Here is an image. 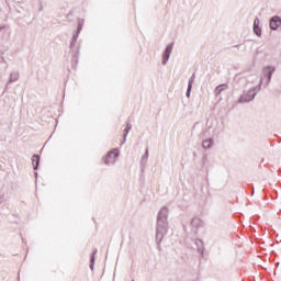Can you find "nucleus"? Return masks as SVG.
Instances as JSON below:
<instances>
[{
    "label": "nucleus",
    "mask_w": 281,
    "mask_h": 281,
    "mask_svg": "<svg viewBox=\"0 0 281 281\" xmlns=\"http://www.w3.org/2000/svg\"><path fill=\"white\" fill-rule=\"evenodd\" d=\"M191 226L195 229H199V227H203V222L201 221V218L195 217L191 221Z\"/></svg>",
    "instance_id": "12"
},
{
    "label": "nucleus",
    "mask_w": 281,
    "mask_h": 281,
    "mask_svg": "<svg viewBox=\"0 0 281 281\" xmlns=\"http://www.w3.org/2000/svg\"><path fill=\"white\" fill-rule=\"evenodd\" d=\"M133 128V124L126 123V127L124 130V135H123V142L122 145L126 144V139L128 138V133H131V130Z\"/></svg>",
    "instance_id": "10"
},
{
    "label": "nucleus",
    "mask_w": 281,
    "mask_h": 281,
    "mask_svg": "<svg viewBox=\"0 0 281 281\" xmlns=\"http://www.w3.org/2000/svg\"><path fill=\"white\" fill-rule=\"evenodd\" d=\"M254 33L256 36H262V30H260V19L256 18L254 21Z\"/></svg>",
    "instance_id": "7"
},
{
    "label": "nucleus",
    "mask_w": 281,
    "mask_h": 281,
    "mask_svg": "<svg viewBox=\"0 0 281 281\" xmlns=\"http://www.w3.org/2000/svg\"><path fill=\"white\" fill-rule=\"evenodd\" d=\"M148 161V149L145 150V154L140 157V166H146Z\"/></svg>",
    "instance_id": "16"
},
{
    "label": "nucleus",
    "mask_w": 281,
    "mask_h": 281,
    "mask_svg": "<svg viewBox=\"0 0 281 281\" xmlns=\"http://www.w3.org/2000/svg\"><path fill=\"white\" fill-rule=\"evenodd\" d=\"M85 26V20H79L78 22V29L76 35H74V38H78V34L82 31V27Z\"/></svg>",
    "instance_id": "15"
},
{
    "label": "nucleus",
    "mask_w": 281,
    "mask_h": 281,
    "mask_svg": "<svg viewBox=\"0 0 281 281\" xmlns=\"http://www.w3.org/2000/svg\"><path fill=\"white\" fill-rule=\"evenodd\" d=\"M281 25V18L276 15L272 19H270V30L276 31Z\"/></svg>",
    "instance_id": "6"
},
{
    "label": "nucleus",
    "mask_w": 281,
    "mask_h": 281,
    "mask_svg": "<svg viewBox=\"0 0 281 281\" xmlns=\"http://www.w3.org/2000/svg\"><path fill=\"white\" fill-rule=\"evenodd\" d=\"M203 148L205 150H210L211 148H214V138H209L202 143Z\"/></svg>",
    "instance_id": "11"
},
{
    "label": "nucleus",
    "mask_w": 281,
    "mask_h": 281,
    "mask_svg": "<svg viewBox=\"0 0 281 281\" xmlns=\"http://www.w3.org/2000/svg\"><path fill=\"white\" fill-rule=\"evenodd\" d=\"M227 89H229V86L227 83H222L215 88L214 93L216 97H218L223 93V91H227Z\"/></svg>",
    "instance_id": "8"
},
{
    "label": "nucleus",
    "mask_w": 281,
    "mask_h": 281,
    "mask_svg": "<svg viewBox=\"0 0 281 281\" xmlns=\"http://www.w3.org/2000/svg\"><path fill=\"white\" fill-rule=\"evenodd\" d=\"M194 74L189 78L188 88H187V98H190L192 93V86L194 85Z\"/></svg>",
    "instance_id": "9"
},
{
    "label": "nucleus",
    "mask_w": 281,
    "mask_h": 281,
    "mask_svg": "<svg viewBox=\"0 0 281 281\" xmlns=\"http://www.w3.org/2000/svg\"><path fill=\"white\" fill-rule=\"evenodd\" d=\"M168 207L162 206L157 215V223H156V243L157 245L161 244V240L166 238V235L168 234V229H170L169 223H168Z\"/></svg>",
    "instance_id": "2"
},
{
    "label": "nucleus",
    "mask_w": 281,
    "mask_h": 281,
    "mask_svg": "<svg viewBox=\"0 0 281 281\" xmlns=\"http://www.w3.org/2000/svg\"><path fill=\"white\" fill-rule=\"evenodd\" d=\"M98 255V248H95L93 251H92V255H91V259H90V269L91 271H93V269H95V256Z\"/></svg>",
    "instance_id": "13"
},
{
    "label": "nucleus",
    "mask_w": 281,
    "mask_h": 281,
    "mask_svg": "<svg viewBox=\"0 0 281 281\" xmlns=\"http://www.w3.org/2000/svg\"><path fill=\"white\" fill-rule=\"evenodd\" d=\"M276 66H266L262 68L260 77L252 75L247 78V82L248 85H254V87H251L252 89L259 88L260 91L262 87H269Z\"/></svg>",
    "instance_id": "1"
},
{
    "label": "nucleus",
    "mask_w": 281,
    "mask_h": 281,
    "mask_svg": "<svg viewBox=\"0 0 281 281\" xmlns=\"http://www.w3.org/2000/svg\"><path fill=\"white\" fill-rule=\"evenodd\" d=\"M173 47H175L173 43H170L166 46L164 55H162V65H168V60H170V56L172 54Z\"/></svg>",
    "instance_id": "5"
},
{
    "label": "nucleus",
    "mask_w": 281,
    "mask_h": 281,
    "mask_svg": "<svg viewBox=\"0 0 281 281\" xmlns=\"http://www.w3.org/2000/svg\"><path fill=\"white\" fill-rule=\"evenodd\" d=\"M117 157H120V149L114 148V149L108 151L102 157V161H103L104 166H115V164H117Z\"/></svg>",
    "instance_id": "3"
},
{
    "label": "nucleus",
    "mask_w": 281,
    "mask_h": 281,
    "mask_svg": "<svg viewBox=\"0 0 281 281\" xmlns=\"http://www.w3.org/2000/svg\"><path fill=\"white\" fill-rule=\"evenodd\" d=\"M195 245H196L199 251H203V240L195 239Z\"/></svg>",
    "instance_id": "17"
},
{
    "label": "nucleus",
    "mask_w": 281,
    "mask_h": 281,
    "mask_svg": "<svg viewBox=\"0 0 281 281\" xmlns=\"http://www.w3.org/2000/svg\"><path fill=\"white\" fill-rule=\"evenodd\" d=\"M259 88H250L243 92L240 95L238 103L239 104H247V102H252V100L256 99V95H258Z\"/></svg>",
    "instance_id": "4"
},
{
    "label": "nucleus",
    "mask_w": 281,
    "mask_h": 281,
    "mask_svg": "<svg viewBox=\"0 0 281 281\" xmlns=\"http://www.w3.org/2000/svg\"><path fill=\"white\" fill-rule=\"evenodd\" d=\"M40 161H41V157H38V155H33L32 165H33L34 170H36L38 168Z\"/></svg>",
    "instance_id": "14"
}]
</instances>
